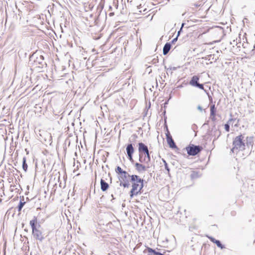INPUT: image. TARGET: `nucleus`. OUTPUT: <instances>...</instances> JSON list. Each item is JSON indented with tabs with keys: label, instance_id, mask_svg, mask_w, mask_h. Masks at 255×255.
<instances>
[{
	"label": "nucleus",
	"instance_id": "ddd939ff",
	"mask_svg": "<svg viewBox=\"0 0 255 255\" xmlns=\"http://www.w3.org/2000/svg\"><path fill=\"white\" fill-rule=\"evenodd\" d=\"M130 176H131L125 171L123 173L120 174L118 178L120 181H128Z\"/></svg>",
	"mask_w": 255,
	"mask_h": 255
},
{
	"label": "nucleus",
	"instance_id": "b1692460",
	"mask_svg": "<svg viewBox=\"0 0 255 255\" xmlns=\"http://www.w3.org/2000/svg\"><path fill=\"white\" fill-rule=\"evenodd\" d=\"M142 156H143L142 154L139 155V162L140 163L144 162V163H146L148 164L149 162H147V159L145 157H144L143 158Z\"/></svg>",
	"mask_w": 255,
	"mask_h": 255
},
{
	"label": "nucleus",
	"instance_id": "20e7f679",
	"mask_svg": "<svg viewBox=\"0 0 255 255\" xmlns=\"http://www.w3.org/2000/svg\"><path fill=\"white\" fill-rule=\"evenodd\" d=\"M94 20V25H90L94 27V29L98 31H101L105 25V21L106 20L107 17L103 20L100 19L99 17H90Z\"/></svg>",
	"mask_w": 255,
	"mask_h": 255
},
{
	"label": "nucleus",
	"instance_id": "2eb2a0df",
	"mask_svg": "<svg viewBox=\"0 0 255 255\" xmlns=\"http://www.w3.org/2000/svg\"><path fill=\"white\" fill-rule=\"evenodd\" d=\"M211 241H212L213 243L216 244L218 247L220 248L221 249L224 248V247L223 246V245L221 243L220 241L216 240L215 238L213 237H209Z\"/></svg>",
	"mask_w": 255,
	"mask_h": 255
},
{
	"label": "nucleus",
	"instance_id": "7ed1b4c3",
	"mask_svg": "<svg viewBox=\"0 0 255 255\" xmlns=\"http://www.w3.org/2000/svg\"><path fill=\"white\" fill-rule=\"evenodd\" d=\"M37 223V220L36 217H34V218L30 221L29 224L32 229V234L35 239L42 241L44 239V237L41 231L36 228V224Z\"/></svg>",
	"mask_w": 255,
	"mask_h": 255
},
{
	"label": "nucleus",
	"instance_id": "4be33fe9",
	"mask_svg": "<svg viewBox=\"0 0 255 255\" xmlns=\"http://www.w3.org/2000/svg\"><path fill=\"white\" fill-rule=\"evenodd\" d=\"M216 109L215 105H212L210 107V114L211 116H213L216 114Z\"/></svg>",
	"mask_w": 255,
	"mask_h": 255
},
{
	"label": "nucleus",
	"instance_id": "5701e85b",
	"mask_svg": "<svg viewBox=\"0 0 255 255\" xmlns=\"http://www.w3.org/2000/svg\"><path fill=\"white\" fill-rule=\"evenodd\" d=\"M120 185L121 186H123L125 188L128 187L129 186V183L128 180V181H120Z\"/></svg>",
	"mask_w": 255,
	"mask_h": 255
},
{
	"label": "nucleus",
	"instance_id": "9d476101",
	"mask_svg": "<svg viewBox=\"0 0 255 255\" xmlns=\"http://www.w3.org/2000/svg\"><path fill=\"white\" fill-rule=\"evenodd\" d=\"M134 166L136 170L139 173L144 172L146 170L147 168L149 167V166H146L141 163L137 162L135 164Z\"/></svg>",
	"mask_w": 255,
	"mask_h": 255
},
{
	"label": "nucleus",
	"instance_id": "423d86ee",
	"mask_svg": "<svg viewBox=\"0 0 255 255\" xmlns=\"http://www.w3.org/2000/svg\"><path fill=\"white\" fill-rule=\"evenodd\" d=\"M209 31L216 37L221 38L223 36L224 32V29L220 26H214L210 29Z\"/></svg>",
	"mask_w": 255,
	"mask_h": 255
},
{
	"label": "nucleus",
	"instance_id": "c85d7f7f",
	"mask_svg": "<svg viewBox=\"0 0 255 255\" xmlns=\"http://www.w3.org/2000/svg\"><path fill=\"white\" fill-rule=\"evenodd\" d=\"M163 160V161L164 162V166H165V168L166 169V170H167L168 171V172H169V171H170V169L168 167V164L167 163V162H166V161L164 159H162Z\"/></svg>",
	"mask_w": 255,
	"mask_h": 255
},
{
	"label": "nucleus",
	"instance_id": "412c9836",
	"mask_svg": "<svg viewBox=\"0 0 255 255\" xmlns=\"http://www.w3.org/2000/svg\"><path fill=\"white\" fill-rule=\"evenodd\" d=\"M57 9H58V8L56 7L53 6V9H52L51 12L50 11V10L49 9H48V11L50 15V16H51V15H56L58 14L57 13Z\"/></svg>",
	"mask_w": 255,
	"mask_h": 255
},
{
	"label": "nucleus",
	"instance_id": "1a4fd4ad",
	"mask_svg": "<svg viewBox=\"0 0 255 255\" xmlns=\"http://www.w3.org/2000/svg\"><path fill=\"white\" fill-rule=\"evenodd\" d=\"M126 150L127 155L128 156V159L131 162H133V159L132 158V154L134 152V148L131 143L128 144L126 147Z\"/></svg>",
	"mask_w": 255,
	"mask_h": 255
},
{
	"label": "nucleus",
	"instance_id": "c03bdc74",
	"mask_svg": "<svg viewBox=\"0 0 255 255\" xmlns=\"http://www.w3.org/2000/svg\"><path fill=\"white\" fill-rule=\"evenodd\" d=\"M191 25H192V23L189 24V26H191Z\"/></svg>",
	"mask_w": 255,
	"mask_h": 255
},
{
	"label": "nucleus",
	"instance_id": "4c0bfd02",
	"mask_svg": "<svg viewBox=\"0 0 255 255\" xmlns=\"http://www.w3.org/2000/svg\"><path fill=\"white\" fill-rule=\"evenodd\" d=\"M249 144H251V142H247V145L249 146Z\"/></svg>",
	"mask_w": 255,
	"mask_h": 255
},
{
	"label": "nucleus",
	"instance_id": "39448f33",
	"mask_svg": "<svg viewBox=\"0 0 255 255\" xmlns=\"http://www.w3.org/2000/svg\"><path fill=\"white\" fill-rule=\"evenodd\" d=\"M185 149L189 155L195 156L202 150L203 147L200 145L190 144L186 147Z\"/></svg>",
	"mask_w": 255,
	"mask_h": 255
},
{
	"label": "nucleus",
	"instance_id": "79ce46f5",
	"mask_svg": "<svg viewBox=\"0 0 255 255\" xmlns=\"http://www.w3.org/2000/svg\"><path fill=\"white\" fill-rule=\"evenodd\" d=\"M59 9H63L62 7H61V6H59Z\"/></svg>",
	"mask_w": 255,
	"mask_h": 255
},
{
	"label": "nucleus",
	"instance_id": "cd10ccee",
	"mask_svg": "<svg viewBox=\"0 0 255 255\" xmlns=\"http://www.w3.org/2000/svg\"><path fill=\"white\" fill-rule=\"evenodd\" d=\"M190 21L191 22H195V23H197L198 24L201 21V20L195 19L194 18L191 19L190 20H187L188 22H189Z\"/></svg>",
	"mask_w": 255,
	"mask_h": 255
},
{
	"label": "nucleus",
	"instance_id": "c9c22d12",
	"mask_svg": "<svg viewBox=\"0 0 255 255\" xmlns=\"http://www.w3.org/2000/svg\"><path fill=\"white\" fill-rule=\"evenodd\" d=\"M239 120H237V123L235 125V126H236V127H237V126H238V123H239Z\"/></svg>",
	"mask_w": 255,
	"mask_h": 255
},
{
	"label": "nucleus",
	"instance_id": "f257e3e1",
	"mask_svg": "<svg viewBox=\"0 0 255 255\" xmlns=\"http://www.w3.org/2000/svg\"><path fill=\"white\" fill-rule=\"evenodd\" d=\"M130 181L132 182V188L130 191V196L132 198L134 195H137L140 192L143 186V180L136 175H132L130 176Z\"/></svg>",
	"mask_w": 255,
	"mask_h": 255
},
{
	"label": "nucleus",
	"instance_id": "f8f14e48",
	"mask_svg": "<svg viewBox=\"0 0 255 255\" xmlns=\"http://www.w3.org/2000/svg\"><path fill=\"white\" fill-rule=\"evenodd\" d=\"M148 147L142 142H139L138 143V151L139 155L142 154V153L146 152H148Z\"/></svg>",
	"mask_w": 255,
	"mask_h": 255
},
{
	"label": "nucleus",
	"instance_id": "a19ab883",
	"mask_svg": "<svg viewBox=\"0 0 255 255\" xmlns=\"http://www.w3.org/2000/svg\"><path fill=\"white\" fill-rule=\"evenodd\" d=\"M100 36H98V37L95 38V39H97L100 38Z\"/></svg>",
	"mask_w": 255,
	"mask_h": 255
},
{
	"label": "nucleus",
	"instance_id": "0eeeda50",
	"mask_svg": "<svg viewBox=\"0 0 255 255\" xmlns=\"http://www.w3.org/2000/svg\"><path fill=\"white\" fill-rule=\"evenodd\" d=\"M33 65L40 69H42L46 65V62L44 61V57L42 55H39L33 60Z\"/></svg>",
	"mask_w": 255,
	"mask_h": 255
},
{
	"label": "nucleus",
	"instance_id": "e433bc0d",
	"mask_svg": "<svg viewBox=\"0 0 255 255\" xmlns=\"http://www.w3.org/2000/svg\"><path fill=\"white\" fill-rule=\"evenodd\" d=\"M170 69H172L173 70H175L176 69V68L175 67H173V68H171Z\"/></svg>",
	"mask_w": 255,
	"mask_h": 255
},
{
	"label": "nucleus",
	"instance_id": "6ab92c4d",
	"mask_svg": "<svg viewBox=\"0 0 255 255\" xmlns=\"http://www.w3.org/2000/svg\"><path fill=\"white\" fill-rule=\"evenodd\" d=\"M25 204V202L24 201V197H22V199H20V202L19 203V205L17 207L18 208V211L19 212L21 211L22 208H23V206Z\"/></svg>",
	"mask_w": 255,
	"mask_h": 255
},
{
	"label": "nucleus",
	"instance_id": "2f4dec72",
	"mask_svg": "<svg viewBox=\"0 0 255 255\" xmlns=\"http://www.w3.org/2000/svg\"><path fill=\"white\" fill-rule=\"evenodd\" d=\"M215 116H216V114L214 115L213 116L210 115V119L213 122H215L216 120Z\"/></svg>",
	"mask_w": 255,
	"mask_h": 255
},
{
	"label": "nucleus",
	"instance_id": "f704fd0d",
	"mask_svg": "<svg viewBox=\"0 0 255 255\" xmlns=\"http://www.w3.org/2000/svg\"><path fill=\"white\" fill-rule=\"evenodd\" d=\"M5 12H6V16H8L9 14L7 13V9H6ZM9 15H11V14L9 13Z\"/></svg>",
	"mask_w": 255,
	"mask_h": 255
},
{
	"label": "nucleus",
	"instance_id": "a878e982",
	"mask_svg": "<svg viewBox=\"0 0 255 255\" xmlns=\"http://www.w3.org/2000/svg\"><path fill=\"white\" fill-rule=\"evenodd\" d=\"M184 24H185V23H183L182 24L181 27V28H180V30L178 32L177 36H176V37H175V38H174V39L172 40V43H174L175 42H176V41H177V38H178V36L179 35V34H180V31L182 30V27L184 26Z\"/></svg>",
	"mask_w": 255,
	"mask_h": 255
},
{
	"label": "nucleus",
	"instance_id": "f03ea898",
	"mask_svg": "<svg viewBox=\"0 0 255 255\" xmlns=\"http://www.w3.org/2000/svg\"><path fill=\"white\" fill-rule=\"evenodd\" d=\"M243 139L244 136L242 134L236 136L234 138L233 142V147L231 149L233 152L238 153L239 151L245 149L246 145L243 141Z\"/></svg>",
	"mask_w": 255,
	"mask_h": 255
},
{
	"label": "nucleus",
	"instance_id": "393cba45",
	"mask_svg": "<svg viewBox=\"0 0 255 255\" xmlns=\"http://www.w3.org/2000/svg\"><path fill=\"white\" fill-rule=\"evenodd\" d=\"M115 171L116 172V173L118 174H119V175L122 173H123L125 171L123 170L121 167L120 166H118L116 169H115Z\"/></svg>",
	"mask_w": 255,
	"mask_h": 255
},
{
	"label": "nucleus",
	"instance_id": "72a5a7b5",
	"mask_svg": "<svg viewBox=\"0 0 255 255\" xmlns=\"http://www.w3.org/2000/svg\"><path fill=\"white\" fill-rule=\"evenodd\" d=\"M197 109L198 110L200 111L201 112H202L203 111L202 108L201 107V106H200L199 105L197 107Z\"/></svg>",
	"mask_w": 255,
	"mask_h": 255
},
{
	"label": "nucleus",
	"instance_id": "c756f323",
	"mask_svg": "<svg viewBox=\"0 0 255 255\" xmlns=\"http://www.w3.org/2000/svg\"><path fill=\"white\" fill-rule=\"evenodd\" d=\"M203 4V2L202 1H198V2L194 4V5L197 7H200L201 5H202Z\"/></svg>",
	"mask_w": 255,
	"mask_h": 255
},
{
	"label": "nucleus",
	"instance_id": "f3484780",
	"mask_svg": "<svg viewBox=\"0 0 255 255\" xmlns=\"http://www.w3.org/2000/svg\"><path fill=\"white\" fill-rule=\"evenodd\" d=\"M200 176L201 174H200V172L197 171H192L190 175V177L192 179L197 178L200 177Z\"/></svg>",
	"mask_w": 255,
	"mask_h": 255
},
{
	"label": "nucleus",
	"instance_id": "6e6552de",
	"mask_svg": "<svg viewBox=\"0 0 255 255\" xmlns=\"http://www.w3.org/2000/svg\"><path fill=\"white\" fill-rule=\"evenodd\" d=\"M199 77L196 75L193 76L189 82V84L194 87L198 88L201 90H204V86L202 84L199 83Z\"/></svg>",
	"mask_w": 255,
	"mask_h": 255
},
{
	"label": "nucleus",
	"instance_id": "bb28decb",
	"mask_svg": "<svg viewBox=\"0 0 255 255\" xmlns=\"http://www.w3.org/2000/svg\"><path fill=\"white\" fill-rule=\"evenodd\" d=\"M144 153L145 154L144 157H145L147 159V162H149L150 161V156L149 153V150H148V152H146Z\"/></svg>",
	"mask_w": 255,
	"mask_h": 255
},
{
	"label": "nucleus",
	"instance_id": "37998d69",
	"mask_svg": "<svg viewBox=\"0 0 255 255\" xmlns=\"http://www.w3.org/2000/svg\"><path fill=\"white\" fill-rule=\"evenodd\" d=\"M7 17H6V18H5V22H6V21H7Z\"/></svg>",
	"mask_w": 255,
	"mask_h": 255
},
{
	"label": "nucleus",
	"instance_id": "dca6fc26",
	"mask_svg": "<svg viewBox=\"0 0 255 255\" xmlns=\"http://www.w3.org/2000/svg\"><path fill=\"white\" fill-rule=\"evenodd\" d=\"M171 48V44L169 43H166L163 48V54L164 55L167 54Z\"/></svg>",
	"mask_w": 255,
	"mask_h": 255
},
{
	"label": "nucleus",
	"instance_id": "a211bd4d",
	"mask_svg": "<svg viewBox=\"0 0 255 255\" xmlns=\"http://www.w3.org/2000/svg\"><path fill=\"white\" fill-rule=\"evenodd\" d=\"M235 121H236V119H230L228 121V123L225 125V129L228 132L230 131V125L231 124L232 122H233Z\"/></svg>",
	"mask_w": 255,
	"mask_h": 255
},
{
	"label": "nucleus",
	"instance_id": "58836bf2",
	"mask_svg": "<svg viewBox=\"0 0 255 255\" xmlns=\"http://www.w3.org/2000/svg\"><path fill=\"white\" fill-rule=\"evenodd\" d=\"M209 99H210V101L212 102V99L211 97H209Z\"/></svg>",
	"mask_w": 255,
	"mask_h": 255
},
{
	"label": "nucleus",
	"instance_id": "4468645a",
	"mask_svg": "<svg viewBox=\"0 0 255 255\" xmlns=\"http://www.w3.org/2000/svg\"><path fill=\"white\" fill-rule=\"evenodd\" d=\"M100 183L101 188L103 191H105L108 189L109 187V184L104 180L102 179Z\"/></svg>",
	"mask_w": 255,
	"mask_h": 255
},
{
	"label": "nucleus",
	"instance_id": "7c9ffc66",
	"mask_svg": "<svg viewBox=\"0 0 255 255\" xmlns=\"http://www.w3.org/2000/svg\"><path fill=\"white\" fill-rule=\"evenodd\" d=\"M147 250L148 251V253H154L155 252V250H153L152 249V248H149V247H147Z\"/></svg>",
	"mask_w": 255,
	"mask_h": 255
},
{
	"label": "nucleus",
	"instance_id": "473e14b6",
	"mask_svg": "<svg viewBox=\"0 0 255 255\" xmlns=\"http://www.w3.org/2000/svg\"><path fill=\"white\" fill-rule=\"evenodd\" d=\"M154 255H164V254H163L160 252H157L156 251H155Z\"/></svg>",
	"mask_w": 255,
	"mask_h": 255
},
{
	"label": "nucleus",
	"instance_id": "ea45409f",
	"mask_svg": "<svg viewBox=\"0 0 255 255\" xmlns=\"http://www.w3.org/2000/svg\"><path fill=\"white\" fill-rule=\"evenodd\" d=\"M113 14V13L112 12H111V13H110V16H112Z\"/></svg>",
	"mask_w": 255,
	"mask_h": 255
},
{
	"label": "nucleus",
	"instance_id": "9b49d317",
	"mask_svg": "<svg viewBox=\"0 0 255 255\" xmlns=\"http://www.w3.org/2000/svg\"><path fill=\"white\" fill-rule=\"evenodd\" d=\"M166 139L167 143L170 147L174 148L176 147V144L175 143L173 139L172 138L169 132L168 131L167 133H166Z\"/></svg>",
	"mask_w": 255,
	"mask_h": 255
},
{
	"label": "nucleus",
	"instance_id": "aec40b11",
	"mask_svg": "<svg viewBox=\"0 0 255 255\" xmlns=\"http://www.w3.org/2000/svg\"><path fill=\"white\" fill-rule=\"evenodd\" d=\"M28 166L26 163V157H23L22 158V168L25 172L27 171Z\"/></svg>",
	"mask_w": 255,
	"mask_h": 255
},
{
	"label": "nucleus",
	"instance_id": "a18cd8bd",
	"mask_svg": "<svg viewBox=\"0 0 255 255\" xmlns=\"http://www.w3.org/2000/svg\"><path fill=\"white\" fill-rule=\"evenodd\" d=\"M153 17H151L150 20L152 19Z\"/></svg>",
	"mask_w": 255,
	"mask_h": 255
}]
</instances>
